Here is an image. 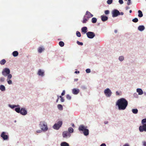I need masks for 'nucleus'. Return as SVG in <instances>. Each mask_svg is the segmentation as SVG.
Here are the masks:
<instances>
[{"label": "nucleus", "instance_id": "de8ad7c7", "mask_svg": "<svg viewBox=\"0 0 146 146\" xmlns=\"http://www.w3.org/2000/svg\"><path fill=\"white\" fill-rule=\"evenodd\" d=\"M4 78H1L0 80L1 82H3L4 81Z\"/></svg>", "mask_w": 146, "mask_h": 146}, {"label": "nucleus", "instance_id": "79ce46f5", "mask_svg": "<svg viewBox=\"0 0 146 146\" xmlns=\"http://www.w3.org/2000/svg\"><path fill=\"white\" fill-rule=\"evenodd\" d=\"M109 11L108 10H106L105 11V13L106 15L109 14Z\"/></svg>", "mask_w": 146, "mask_h": 146}, {"label": "nucleus", "instance_id": "ea45409f", "mask_svg": "<svg viewBox=\"0 0 146 146\" xmlns=\"http://www.w3.org/2000/svg\"><path fill=\"white\" fill-rule=\"evenodd\" d=\"M86 72L88 73H90L91 72L89 68L86 69Z\"/></svg>", "mask_w": 146, "mask_h": 146}, {"label": "nucleus", "instance_id": "c9c22d12", "mask_svg": "<svg viewBox=\"0 0 146 146\" xmlns=\"http://www.w3.org/2000/svg\"><path fill=\"white\" fill-rule=\"evenodd\" d=\"M124 59V58L123 56H121L119 57V60L120 61H123Z\"/></svg>", "mask_w": 146, "mask_h": 146}, {"label": "nucleus", "instance_id": "6e6552de", "mask_svg": "<svg viewBox=\"0 0 146 146\" xmlns=\"http://www.w3.org/2000/svg\"><path fill=\"white\" fill-rule=\"evenodd\" d=\"M112 17H115L120 15V12L116 9H114L112 11Z\"/></svg>", "mask_w": 146, "mask_h": 146}, {"label": "nucleus", "instance_id": "f03ea898", "mask_svg": "<svg viewBox=\"0 0 146 146\" xmlns=\"http://www.w3.org/2000/svg\"><path fill=\"white\" fill-rule=\"evenodd\" d=\"M87 126H85L84 125H81L79 126L78 129L80 131H82L85 135L87 136L88 135L89 133V130L87 129Z\"/></svg>", "mask_w": 146, "mask_h": 146}, {"label": "nucleus", "instance_id": "13d9d810", "mask_svg": "<svg viewBox=\"0 0 146 146\" xmlns=\"http://www.w3.org/2000/svg\"><path fill=\"white\" fill-rule=\"evenodd\" d=\"M124 14V13L123 12H121L120 13V15H123Z\"/></svg>", "mask_w": 146, "mask_h": 146}, {"label": "nucleus", "instance_id": "423d86ee", "mask_svg": "<svg viewBox=\"0 0 146 146\" xmlns=\"http://www.w3.org/2000/svg\"><path fill=\"white\" fill-rule=\"evenodd\" d=\"M104 93L106 96L107 97H109L111 95L112 92L109 88H107L104 91Z\"/></svg>", "mask_w": 146, "mask_h": 146}, {"label": "nucleus", "instance_id": "338daca9", "mask_svg": "<svg viewBox=\"0 0 146 146\" xmlns=\"http://www.w3.org/2000/svg\"><path fill=\"white\" fill-rule=\"evenodd\" d=\"M72 127H74V124H72Z\"/></svg>", "mask_w": 146, "mask_h": 146}, {"label": "nucleus", "instance_id": "f8f14e48", "mask_svg": "<svg viewBox=\"0 0 146 146\" xmlns=\"http://www.w3.org/2000/svg\"><path fill=\"white\" fill-rule=\"evenodd\" d=\"M5 133L4 132H3L1 135V136L3 139L4 140L7 139L8 138L7 135H5Z\"/></svg>", "mask_w": 146, "mask_h": 146}, {"label": "nucleus", "instance_id": "8fccbe9b", "mask_svg": "<svg viewBox=\"0 0 146 146\" xmlns=\"http://www.w3.org/2000/svg\"><path fill=\"white\" fill-rule=\"evenodd\" d=\"M61 101L62 102H63L64 101V98L63 97L60 99Z\"/></svg>", "mask_w": 146, "mask_h": 146}, {"label": "nucleus", "instance_id": "aec40b11", "mask_svg": "<svg viewBox=\"0 0 146 146\" xmlns=\"http://www.w3.org/2000/svg\"><path fill=\"white\" fill-rule=\"evenodd\" d=\"M89 19L86 18L85 16H84L83 18V20L82 21V22L83 23H85L87 22V21H88V20Z\"/></svg>", "mask_w": 146, "mask_h": 146}, {"label": "nucleus", "instance_id": "4d7b16f0", "mask_svg": "<svg viewBox=\"0 0 146 146\" xmlns=\"http://www.w3.org/2000/svg\"><path fill=\"white\" fill-rule=\"evenodd\" d=\"M57 97H58V98L57 99V100H56V102H57V103L58 102V100H59V96H58Z\"/></svg>", "mask_w": 146, "mask_h": 146}, {"label": "nucleus", "instance_id": "7c9ffc66", "mask_svg": "<svg viewBox=\"0 0 146 146\" xmlns=\"http://www.w3.org/2000/svg\"><path fill=\"white\" fill-rule=\"evenodd\" d=\"M15 110L18 113H20L21 111V109L20 108H16Z\"/></svg>", "mask_w": 146, "mask_h": 146}, {"label": "nucleus", "instance_id": "a211bd4d", "mask_svg": "<svg viewBox=\"0 0 146 146\" xmlns=\"http://www.w3.org/2000/svg\"><path fill=\"white\" fill-rule=\"evenodd\" d=\"M137 92L138 93V94L139 95H142L143 94L142 90L140 88H137Z\"/></svg>", "mask_w": 146, "mask_h": 146}, {"label": "nucleus", "instance_id": "f704fd0d", "mask_svg": "<svg viewBox=\"0 0 146 146\" xmlns=\"http://www.w3.org/2000/svg\"><path fill=\"white\" fill-rule=\"evenodd\" d=\"M76 35L77 36L80 37L81 36V35L79 31H77L76 32Z\"/></svg>", "mask_w": 146, "mask_h": 146}, {"label": "nucleus", "instance_id": "a18cd8bd", "mask_svg": "<svg viewBox=\"0 0 146 146\" xmlns=\"http://www.w3.org/2000/svg\"><path fill=\"white\" fill-rule=\"evenodd\" d=\"M42 129L41 130H37L36 131V132L37 133H40L42 132Z\"/></svg>", "mask_w": 146, "mask_h": 146}, {"label": "nucleus", "instance_id": "864d4df0", "mask_svg": "<svg viewBox=\"0 0 146 146\" xmlns=\"http://www.w3.org/2000/svg\"><path fill=\"white\" fill-rule=\"evenodd\" d=\"M143 145L144 146H146V142L144 141L143 142Z\"/></svg>", "mask_w": 146, "mask_h": 146}, {"label": "nucleus", "instance_id": "680f3d73", "mask_svg": "<svg viewBox=\"0 0 146 146\" xmlns=\"http://www.w3.org/2000/svg\"><path fill=\"white\" fill-rule=\"evenodd\" d=\"M78 80V79L76 78V79H74V80L75 81H77Z\"/></svg>", "mask_w": 146, "mask_h": 146}, {"label": "nucleus", "instance_id": "f3484780", "mask_svg": "<svg viewBox=\"0 0 146 146\" xmlns=\"http://www.w3.org/2000/svg\"><path fill=\"white\" fill-rule=\"evenodd\" d=\"M145 29L144 26L143 25H140L138 27V29L140 31H142Z\"/></svg>", "mask_w": 146, "mask_h": 146}, {"label": "nucleus", "instance_id": "bf43d9fd", "mask_svg": "<svg viewBox=\"0 0 146 146\" xmlns=\"http://www.w3.org/2000/svg\"><path fill=\"white\" fill-rule=\"evenodd\" d=\"M80 72L79 71H76L75 72V73H79Z\"/></svg>", "mask_w": 146, "mask_h": 146}, {"label": "nucleus", "instance_id": "dca6fc26", "mask_svg": "<svg viewBox=\"0 0 146 146\" xmlns=\"http://www.w3.org/2000/svg\"><path fill=\"white\" fill-rule=\"evenodd\" d=\"M101 18L102 20L103 21H107L108 19V17L104 15H102L101 16Z\"/></svg>", "mask_w": 146, "mask_h": 146}, {"label": "nucleus", "instance_id": "a19ab883", "mask_svg": "<svg viewBox=\"0 0 146 146\" xmlns=\"http://www.w3.org/2000/svg\"><path fill=\"white\" fill-rule=\"evenodd\" d=\"M8 83L9 84H12V82L11 80H7Z\"/></svg>", "mask_w": 146, "mask_h": 146}, {"label": "nucleus", "instance_id": "6e6d98bb", "mask_svg": "<svg viewBox=\"0 0 146 146\" xmlns=\"http://www.w3.org/2000/svg\"><path fill=\"white\" fill-rule=\"evenodd\" d=\"M116 94L117 95H119V94L118 91H116Z\"/></svg>", "mask_w": 146, "mask_h": 146}, {"label": "nucleus", "instance_id": "393cba45", "mask_svg": "<svg viewBox=\"0 0 146 146\" xmlns=\"http://www.w3.org/2000/svg\"><path fill=\"white\" fill-rule=\"evenodd\" d=\"M61 146H69V145L68 143L66 142H63L61 144Z\"/></svg>", "mask_w": 146, "mask_h": 146}, {"label": "nucleus", "instance_id": "4c0bfd02", "mask_svg": "<svg viewBox=\"0 0 146 146\" xmlns=\"http://www.w3.org/2000/svg\"><path fill=\"white\" fill-rule=\"evenodd\" d=\"M112 1L113 0H108L107 2L108 4H110L112 3Z\"/></svg>", "mask_w": 146, "mask_h": 146}, {"label": "nucleus", "instance_id": "cd10ccee", "mask_svg": "<svg viewBox=\"0 0 146 146\" xmlns=\"http://www.w3.org/2000/svg\"><path fill=\"white\" fill-rule=\"evenodd\" d=\"M68 132L70 133H72L73 132L74 130L72 128L70 127L68 129Z\"/></svg>", "mask_w": 146, "mask_h": 146}, {"label": "nucleus", "instance_id": "3c124183", "mask_svg": "<svg viewBox=\"0 0 146 146\" xmlns=\"http://www.w3.org/2000/svg\"><path fill=\"white\" fill-rule=\"evenodd\" d=\"M123 146H130L129 145L128 143H125L124 144Z\"/></svg>", "mask_w": 146, "mask_h": 146}, {"label": "nucleus", "instance_id": "a878e982", "mask_svg": "<svg viewBox=\"0 0 146 146\" xmlns=\"http://www.w3.org/2000/svg\"><path fill=\"white\" fill-rule=\"evenodd\" d=\"M132 112L134 114H137L138 112V110L137 109H133L132 110Z\"/></svg>", "mask_w": 146, "mask_h": 146}, {"label": "nucleus", "instance_id": "6ab92c4d", "mask_svg": "<svg viewBox=\"0 0 146 146\" xmlns=\"http://www.w3.org/2000/svg\"><path fill=\"white\" fill-rule=\"evenodd\" d=\"M87 28L86 27H84L82 28L81 30L82 32L84 33V34L86 33L87 32Z\"/></svg>", "mask_w": 146, "mask_h": 146}, {"label": "nucleus", "instance_id": "0e129e2a", "mask_svg": "<svg viewBox=\"0 0 146 146\" xmlns=\"http://www.w3.org/2000/svg\"><path fill=\"white\" fill-rule=\"evenodd\" d=\"M60 98L61 99L63 97H62L61 96H59V98Z\"/></svg>", "mask_w": 146, "mask_h": 146}, {"label": "nucleus", "instance_id": "0eeeda50", "mask_svg": "<svg viewBox=\"0 0 146 146\" xmlns=\"http://www.w3.org/2000/svg\"><path fill=\"white\" fill-rule=\"evenodd\" d=\"M86 35L87 37L90 38H92L95 36V34L94 32L90 31L87 33Z\"/></svg>", "mask_w": 146, "mask_h": 146}, {"label": "nucleus", "instance_id": "69168bd1", "mask_svg": "<svg viewBox=\"0 0 146 146\" xmlns=\"http://www.w3.org/2000/svg\"><path fill=\"white\" fill-rule=\"evenodd\" d=\"M129 13H131L132 12V11H131V10H130L129 11Z\"/></svg>", "mask_w": 146, "mask_h": 146}, {"label": "nucleus", "instance_id": "412c9836", "mask_svg": "<svg viewBox=\"0 0 146 146\" xmlns=\"http://www.w3.org/2000/svg\"><path fill=\"white\" fill-rule=\"evenodd\" d=\"M138 16L139 17H141L143 16V14L142 11L141 10H139L138 11Z\"/></svg>", "mask_w": 146, "mask_h": 146}, {"label": "nucleus", "instance_id": "ddd939ff", "mask_svg": "<svg viewBox=\"0 0 146 146\" xmlns=\"http://www.w3.org/2000/svg\"><path fill=\"white\" fill-rule=\"evenodd\" d=\"M20 113L22 115H25L27 114V112L25 109L22 108L21 109V111Z\"/></svg>", "mask_w": 146, "mask_h": 146}, {"label": "nucleus", "instance_id": "1a4fd4ad", "mask_svg": "<svg viewBox=\"0 0 146 146\" xmlns=\"http://www.w3.org/2000/svg\"><path fill=\"white\" fill-rule=\"evenodd\" d=\"M10 73L9 69L8 68H5L2 72L4 76H6L7 74H9Z\"/></svg>", "mask_w": 146, "mask_h": 146}, {"label": "nucleus", "instance_id": "c756f323", "mask_svg": "<svg viewBox=\"0 0 146 146\" xmlns=\"http://www.w3.org/2000/svg\"><path fill=\"white\" fill-rule=\"evenodd\" d=\"M6 60L5 59H3L0 62V63L1 65H4L6 63Z\"/></svg>", "mask_w": 146, "mask_h": 146}, {"label": "nucleus", "instance_id": "c85d7f7f", "mask_svg": "<svg viewBox=\"0 0 146 146\" xmlns=\"http://www.w3.org/2000/svg\"><path fill=\"white\" fill-rule=\"evenodd\" d=\"M57 107L58 109L60 110H63V107L62 106L61 104H58L57 106Z\"/></svg>", "mask_w": 146, "mask_h": 146}, {"label": "nucleus", "instance_id": "052dcab7", "mask_svg": "<svg viewBox=\"0 0 146 146\" xmlns=\"http://www.w3.org/2000/svg\"><path fill=\"white\" fill-rule=\"evenodd\" d=\"M117 30H115L114 31V32L115 33H117Z\"/></svg>", "mask_w": 146, "mask_h": 146}, {"label": "nucleus", "instance_id": "2f4dec72", "mask_svg": "<svg viewBox=\"0 0 146 146\" xmlns=\"http://www.w3.org/2000/svg\"><path fill=\"white\" fill-rule=\"evenodd\" d=\"M59 45L61 47H63L64 45V42L62 41H60L59 43Z\"/></svg>", "mask_w": 146, "mask_h": 146}, {"label": "nucleus", "instance_id": "49530a36", "mask_svg": "<svg viewBox=\"0 0 146 146\" xmlns=\"http://www.w3.org/2000/svg\"><path fill=\"white\" fill-rule=\"evenodd\" d=\"M128 1L127 4L128 5H129L131 3V0H128Z\"/></svg>", "mask_w": 146, "mask_h": 146}, {"label": "nucleus", "instance_id": "09e8293b", "mask_svg": "<svg viewBox=\"0 0 146 146\" xmlns=\"http://www.w3.org/2000/svg\"><path fill=\"white\" fill-rule=\"evenodd\" d=\"M10 107L12 108H13L15 107H17V106L16 105H13L11 106Z\"/></svg>", "mask_w": 146, "mask_h": 146}, {"label": "nucleus", "instance_id": "39448f33", "mask_svg": "<svg viewBox=\"0 0 146 146\" xmlns=\"http://www.w3.org/2000/svg\"><path fill=\"white\" fill-rule=\"evenodd\" d=\"M62 121H59L57 123L55 124L53 126V127L55 129H58L62 126Z\"/></svg>", "mask_w": 146, "mask_h": 146}, {"label": "nucleus", "instance_id": "2eb2a0df", "mask_svg": "<svg viewBox=\"0 0 146 146\" xmlns=\"http://www.w3.org/2000/svg\"><path fill=\"white\" fill-rule=\"evenodd\" d=\"M38 74L39 75L42 76L44 75V72L41 69H39Z\"/></svg>", "mask_w": 146, "mask_h": 146}, {"label": "nucleus", "instance_id": "603ef678", "mask_svg": "<svg viewBox=\"0 0 146 146\" xmlns=\"http://www.w3.org/2000/svg\"><path fill=\"white\" fill-rule=\"evenodd\" d=\"M100 146H106L105 143H103Z\"/></svg>", "mask_w": 146, "mask_h": 146}, {"label": "nucleus", "instance_id": "72a5a7b5", "mask_svg": "<svg viewBox=\"0 0 146 146\" xmlns=\"http://www.w3.org/2000/svg\"><path fill=\"white\" fill-rule=\"evenodd\" d=\"M12 77V76L11 74H9L7 76V80H9Z\"/></svg>", "mask_w": 146, "mask_h": 146}, {"label": "nucleus", "instance_id": "37998d69", "mask_svg": "<svg viewBox=\"0 0 146 146\" xmlns=\"http://www.w3.org/2000/svg\"><path fill=\"white\" fill-rule=\"evenodd\" d=\"M119 3L121 4H122L123 3V0H119Z\"/></svg>", "mask_w": 146, "mask_h": 146}, {"label": "nucleus", "instance_id": "473e14b6", "mask_svg": "<svg viewBox=\"0 0 146 146\" xmlns=\"http://www.w3.org/2000/svg\"><path fill=\"white\" fill-rule=\"evenodd\" d=\"M132 21L134 23H137L138 21V19L137 18H135L134 19H133L132 20Z\"/></svg>", "mask_w": 146, "mask_h": 146}, {"label": "nucleus", "instance_id": "f257e3e1", "mask_svg": "<svg viewBox=\"0 0 146 146\" xmlns=\"http://www.w3.org/2000/svg\"><path fill=\"white\" fill-rule=\"evenodd\" d=\"M128 102L125 98H121L118 100L116 103L119 110H125L128 105Z\"/></svg>", "mask_w": 146, "mask_h": 146}, {"label": "nucleus", "instance_id": "7ed1b4c3", "mask_svg": "<svg viewBox=\"0 0 146 146\" xmlns=\"http://www.w3.org/2000/svg\"><path fill=\"white\" fill-rule=\"evenodd\" d=\"M141 123L143 124L142 125L140 126L139 128L140 131H146V118L143 119L141 121Z\"/></svg>", "mask_w": 146, "mask_h": 146}, {"label": "nucleus", "instance_id": "5701e85b", "mask_svg": "<svg viewBox=\"0 0 146 146\" xmlns=\"http://www.w3.org/2000/svg\"><path fill=\"white\" fill-rule=\"evenodd\" d=\"M44 50V48H42V47H39L38 49V52L39 53H41L42 51Z\"/></svg>", "mask_w": 146, "mask_h": 146}, {"label": "nucleus", "instance_id": "20e7f679", "mask_svg": "<svg viewBox=\"0 0 146 146\" xmlns=\"http://www.w3.org/2000/svg\"><path fill=\"white\" fill-rule=\"evenodd\" d=\"M39 125L42 130L44 131H46L47 130L48 128L47 124L45 121H40Z\"/></svg>", "mask_w": 146, "mask_h": 146}, {"label": "nucleus", "instance_id": "e2e57ef3", "mask_svg": "<svg viewBox=\"0 0 146 146\" xmlns=\"http://www.w3.org/2000/svg\"><path fill=\"white\" fill-rule=\"evenodd\" d=\"M129 9V7H126V10L128 9Z\"/></svg>", "mask_w": 146, "mask_h": 146}, {"label": "nucleus", "instance_id": "4468645a", "mask_svg": "<svg viewBox=\"0 0 146 146\" xmlns=\"http://www.w3.org/2000/svg\"><path fill=\"white\" fill-rule=\"evenodd\" d=\"M80 92V90L79 89L74 88L72 90V92L73 94H78Z\"/></svg>", "mask_w": 146, "mask_h": 146}, {"label": "nucleus", "instance_id": "bb28decb", "mask_svg": "<svg viewBox=\"0 0 146 146\" xmlns=\"http://www.w3.org/2000/svg\"><path fill=\"white\" fill-rule=\"evenodd\" d=\"M97 21V19L95 17L92 18V22L93 23H94L96 22Z\"/></svg>", "mask_w": 146, "mask_h": 146}, {"label": "nucleus", "instance_id": "5fc2aeb1", "mask_svg": "<svg viewBox=\"0 0 146 146\" xmlns=\"http://www.w3.org/2000/svg\"><path fill=\"white\" fill-rule=\"evenodd\" d=\"M108 121H105L104 122V123L105 124H108Z\"/></svg>", "mask_w": 146, "mask_h": 146}, {"label": "nucleus", "instance_id": "c03bdc74", "mask_svg": "<svg viewBox=\"0 0 146 146\" xmlns=\"http://www.w3.org/2000/svg\"><path fill=\"white\" fill-rule=\"evenodd\" d=\"M65 92L64 90H63L62 92V93L61 94V95L62 96H63L65 94Z\"/></svg>", "mask_w": 146, "mask_h": 146}, {"label": "nucleus", "instance_id": "58836bf2", "mask_svg": "<svg viewBox=\"0 0 146 146\" xmlns=\"http://www.w3.org/2000/svg\"><path fill=\"white\" fill-rule=\"evenodd\" d=\"M77 43L79 45H83V43L82 42H80L78 41H77Z\"/></svg>", "mask_w": 146, "mask_h": 146}, {"label": "nucleus", "instance_id": "9b49d317", "mask_svg": "<svg viewBox=\"0 0 146 146\" xmlns=\"http://www.w3.org/2000/svg\"><path fill=\"white\" fill-rule=\"evenodd\" d=\"M70 133L68 131H64L63 132L62 134V135L64 137H66L68 136L70 137Z\"/></svg>", "mask_w": 146, "mask_h": 146}, {"label": "nucleus", "instance_id": "4be33fe9", "mask_svg": "<svg viewBox=\"0 0 146 146\" xmlns=\"http://www.w3.org/2000/svg\"><path fill=\"white\" fill-rule=\"evenodd\" d=\"M0 90H1L2 91H5V86L3 85H1L0 86Z\"/></svg>", "mask_w": 146, "mask_h": 146}, {"label": "nucleus", "instance_id": "b1692460", "mask_svg": "<svg viewBox=\"0 0 146 146\" xmlns=\"http://www.w3.org/2000/svg\"><path fill=\"white\" fill-rule=\"evenodd\" d=\"M12 54L14 56L16 57L18 55V52L17 51H14L13 52Z\"/></svg>", "mask_w": 146, "mask_h": 146}, {"label": "nucleus", "instance_id": "9d476101", "mask_svg": "<svg viewBox=\"0 0 146 146\" xmlns=\"http://www.w3.org/2000/svg\"><path fill=\"white\" fill-rule=\"evenodd\" d=\"M84 16L88 19H89V18L92 17L93 16V15L89 11H87L86 12L85 15Z\"/></svg>", "mask_w": 146, "mask_h": 146}, {"label": "nucleus", "instance_id": "e433bc0d", "mask_svg": "<svg viewBox=\"0 0 146 146\" xmlns=\"http://www.w3.org/2000/svg\"><path fill=\"white\" fill-rule=\"evenodd\" d=\"M66 98L68 100H70L71 98V96L69 94H67L66 95Z\"/></svg>", "mask_w": 146, "mask_h": 146}]
</instances>
